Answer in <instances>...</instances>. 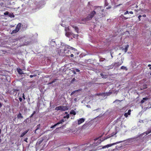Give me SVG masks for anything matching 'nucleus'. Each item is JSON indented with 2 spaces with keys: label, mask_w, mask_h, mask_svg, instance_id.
<instances>
[{
  "label": "nucleus",
  "mask_w": 151,
  "mask_h": 151,
  "mask_svg": "<svg viewBox=\"0 0 151 151\" xmlns=\"http://www.w3.org/2000/svg\"><path fill=\"white\" fill-rule=\"evenodd\" d=\"M96 14V12L94 10L92 11L86 17L85 19V20L87 21L91 19Z\"/></svg>",
  "instance_id": "obj_1"
},
{
  "label": "nucleus",
  "mask_w": 151,
  "mask_h": 151,
  "mask_svg": "<svg viewBox=\"0 0 151 151\" xmlns=\"http://www.w3.org/2000/svg\"><path fill=\"white\" fill-rule=\"evenodd\" d=\"M94 10L100 14L101 13V12H103L104 9L102 6H94Z\"/></svg>",
  "instance_id": "obj_2"
},
{
  "label": "nucleus",
  "mask_w": 151,
  "mask_h": 151,
  "mask_svg": "<svg viewBox=\"0 0 151 151\" xmlns=\"http://www.w3.org/2000/svg\"><path fill=\"white\" fill-rule=\"evenodd\" d=\"M55 110H61L62 111H65L68 109L67 106H59L55 108Z\"/></svg>",
  "instance_id": "obj_3"
},
{
  "label": "nucleus",
  "mask_w": 151,
  "mask_h": 151,
  "mask_svg": "<svg viewBox=\"0 0 151 151\" xmlns=\"http://www.w3.org/2000/svg\"><path fill=\"white\" fill-rule=\"evenodd\" d=\"M82 146H83V147L84 148V149H83V150H88L90 151L92 150L91 149V147H92L93 145V144L91 145L90 144L88 143L83 145Z\"/></svg>",
  "instance_id": "obj_4"
},
{
  "label": "nucleus",
  "mask_w": 151,
  "mask_h": 151,
  "mask_svg": "<svg viewBox=\"0 0 151 151\" xmlns=\"http://www.w3.org/2000/svg\"><path fill=\"white\" fill-rule=\"evenodd\" d=\"M122 142V141H120V142H115V143H112V144H108V145H105V146L103 147H102V148L103 149H104V148H106V147L108 148V147H109L111 146L112 145H116V144H117L120 143L121 142Z\"/></svg>",
  "instance_id": "obj_5"
},
{
  "label": "nucleus",
  "mask_w": 151,
  "mask_h": 151,
  "mask_svg": "<svg viewBox=\"0 0 151 151\" xmlns=\"http://www.w3.org/2000/svg\"><path fill=\"white\" fill-rule=\"evenodd\" d=\"M65 35L66 36L68 37L70 35H72L73 37L74 38H76V37H77L78 36V34H74L72 32H66L65 33Z\"/></svg>",
  "instance_id": "obj_6"
},
{
  "label": "nucleus",
  "mask_w": 151,
  "mask_h": 151,
  "mask_svg": "<svg viewBox=\"0 0 151 151\" xmlns=\"http://www.w3.org/2000/svg\"><path fill=\"white\" fill-rule=\"evenodd\" d=\"M123 59L122 58L121 60H119L117 62L114 63H115L116 66L118 67L121 65L123 63Z\"/></svg>",
  "instance_id": "obj_7"
},
{
  "label": "nucleus",
  "mask_w": 151,
  "mask_h": 151,
  "mask_svg": "<svg viewBox=\"0 0 151 151\" xmlns=\"http://www.w3.org/2000/svg\"><path fill=\"white\" fill-rule=\"evenodd\" d=\"M85 120V119L84 118H81L79 120H78V125H79L82 123Z\"/></svg>",
  "instance_id": "obj_8"
},
{
  "label": "nucleus",
  "mask_w": 151,
  "mask_h": 151,
  "mask_svg": "<svg viewBox=\"0 0 151 151\" xmlns=\"http://www.w3.org/2000/svg\"><path fill=\"white\" fill-rule=\"evenodd\" d=\"M148 105V106L146 107H145L143 109L144 111H145L147 109H149L151 107V103L150 102H149Z\"/></svg>",
  "instance_id": "obj_9"
},
{
  "label": "nucleus",
  "mask_w": 151,
  "mask_h": 151,
  "mask_svg": "<svg viewBox=\"0 0 151 151\" xmlns=\"http://www.w3.org/2000/svg\"><path fill=\"white\" fill-rule=\"evenodd\" d=\"M21 25L22 24L21 23H19L15 29H17L18 31H19L21 27Z\"/></svg>",
  "instance_id": "obj_10"
},
{
  "label": "nucleus",
  "mask_w": 151,
  "mask_h": 151,
  "mask_svg": "<svg viewBox=\"0 0 151 151\" xmlns=\"http://www.w3.org/2000/svg\"><path fill=\"white\" fill-rule=\"evenodd\" d=\"M114 66H116L115 63H113L111 65L108 66L107 67L109 69H112Z\"/></svg>",
  "instance_id": "obj_11"
},
{
  "label": "nucleus",
  "mask_w": 151,
  "mask_h": 151,
  "mask_svg": "<svg viewBox=\"0 0 151 151\" xmlns=\"http://www.w3.org/2000/svg\"><path fill=\"white\" fill-rule=\"evenodd\" d=\"M148 99V98L147 97L143 98L142 99L140 103L142 104L144 103L145 101H147Z\"/></svg>",
  "instance_id": "obj_12"
},
{
  "label": "nucleus",
  "mask_w": 151,
  "mask_h": 151,
  "mask_svg": "<svg viewBox=\"0 0 151 151\" xmlns=\"http://www.w3.org/2000/svg\"><path fill=\"white\" fill-rule=\"evenodd\" d=\"M72 27L74 28L75 31L78 33L79 29L77 27L75 26L74 25H72Z\"/></svg>",
  "instance_id": "obj_13"
},
{
  "label": "nucleus",
  "mask_w": 151,
  "mask_h": 151,
  "mask_svg": "<svg viewBox=\"0 0 151 151\" xmlns=\"http://www.w3.org/2000/svg\"><path fill=\"white\" fill-rule=\"evenodd\" d=\"M129 47V45H127L126 46L125 48H122V49L125 52H126L127 51Z\"/></svg>",
  "instance_id": "obj_14"
},
{
  "label": "nucleus",
  "mask_w": 151,
  "mask_h": 151,
  "mask_svg": "<svg viewBox=\"0 0 151 151\" xmlns=\"http://www.w3.org/2000/svg\"><path fill=\"white\" fill-rule=\"evenodd\" d=\"M29 130L28 129L25 131L24 132L22 133L20 136V137H23L27 132H28Z\"/></svg>",
  "instance_id": "obj_15"
},
{
  "label": "nucleus",
  "mask_w": 151,
  "mask_h": 151,
  "mask_svg": "<svg viewBox=\"0 0 151 151\" xmlns=\"http://www.w3.org/2000/svg\"><path fill=\"white\" fill-rule=\"evenodd\" d=\"M17 117L18 119L23 118V116L22 115V114L20 113H19L17 115Z\"/></svg>",
  "instance_id": "obj_16"
},
{
  "label": "nucleus",
  "mask_w": 151,
  "mask_h": 151,
  "mask_svg": "<svg viewBox=\"0 0 151 151\" xmlns=\"http://www.w3.org/2000/svg\"><path fill=\"white\" fill-rule=\"evenodd\" d=\"M64 122V119H62L60 120L59 121V122H58L57 123L58 125H59L60 124L63 123V122Z\"/></svg>",
  "instance_id": "obj_17"
},
{
  "label": "nucleus",
  "mask_w": 151,
  "mask_h": 151,
  "mask_svg": "<svg viewBox=\"0 0 151 151\" xmlns=\"http://www.w3.org/2000/svg\"><path fill=\"white\" fill-rule=\"evenodd\" d=\"M117 133V132H116L112 133L111 134H110V136L108 138L113 137Z\"/></svg>",
  "instance_id": "obj_18"
},
{
  "label": "nucleus",
  "mask_w": 151,
  "mask_h": 151,
  "mask_svg": "<svg viewBox=\"0 0 151 151\" xmlns=\"http://www.w3.org/2000/svg\"><path fill=\"white\" fill-rule=\"evenodd\" d=\"M57 80V79H55L54 80H53L52 82L48 83L47 84L48 85H50V84H52V83H54Z\"/></svg>",
  "instance_id": "obj_19"
},
{
  "label": "nucleus",
  "mask_w": 151,
  "mask_h": 151,
  "mask_svg": "<svg viewBox=\"0 0 151 151\" xmlns=\"http://www.w3.org/2000/svg\"><path fill=\"white\" fill-rule=\"evenodd\" d=\"M70 114L75 115L76 114V113L74 110H72L70 111Z\"/></svg>",
  "instance_id": "obj_20"
},
{
  "label": "nucleus",
  "mask_w": 151,
  "mask_h": 151,
  "mask_svg": "<svg viewBox=\"0 0 151 151\" xmlns=\"http://www.w3.org/2000/svg\"><path fill=\"white\" fill-rule=\"evenodd\" d=\"M18 31H18V30L17 29H14L12 31V32L11 34H13L14 33H17V32H18Z\"/></svg>",
  "instance_id": "obj_21"
},
{
  "label": "nucleus",
  "mask_w": 151,
  "mask_h": 151,
  "mask_svg": "<svg viewBox=\"0 0 151 151\" xmlns=\"http://www.w3.org/2000/svg\"><path fill=\"white\" fill-rule=\"evenodd\" d=\"M148 129L149 130H148V131H146V132H145L144 133H145V134L147 135L148 134H149V133H150L151 132V129L150 130L149 129Z\"/></svg>",
  "instance_id": "obj_22"
},
{
  "label": "nucleus",
  "mask_w": 151,
  "mask_h": 151,
  "mask_svg": "<svg viewBox=\"0 0 151 151\" xmlns=\"http://www.w3.org/2000/svg\"><path fill=\"white\" fill-rule=\"evenodd\" d=\"M121 68L122 69L124 70H127V67H125V66H121Z\"/></svg>",
  "instance_id": "obj_23"
},
{
  "label": "nucleus",
  "mask_w": 151,
  "mask_h": 151,
  "mask_svg": "<svg viewBox=\"0 0 151 151\" xmlns=\"http://www.w3.org/2000/svg\"><path fill=\"white\" fill-rule=\"evenodd\" d=\"M65 48H67V49H73V48L70 47V46L67 45V46H65Z\"/></svg>",
  "instance_id": "obj_24"
},
{
  "label": "nucleus",
  "mask_w": 151,
  "mask_h": 151,
  "mask_svg": "<svg viewBox=\"0 0 151 151\" xmlns=\"http://www.w3.org/2000/svg\"><path fill=\"white\" fill-rule=\"evenodd\" d=\"M9 16L11 17H14V15L13 13L9 14Z\"/></svg>",
  "instance_id": "obj_25"
},
{
  "label": "nucleus",
  "mask_w": 151,
  "mask_h": 151,
  "mask_svg": "<svg viewBox=\"0 0 151 151\" xmlns=\"http://www.w3.org/2000/svg\"><path fill=\"white\" fill-rule=\"evenodd\" d=\"M35 111H34L33 113L29 117L30 118H32V117L33 116L34 114H35Z\"/></svg>",
  "instance_id": "obj_26"
},
{
  "label": "nucleus",
  "mask_w": 151,
  "mask_h": 151,
  "mask_svg": "<svg viewBox=\"0 0 151 151\" xmlns=\"http://www.w3.org/2000/svg\"><path fill=\"white\" fill-rule=\"evenodd\" d=\"M9 14V12L8 11H6V12L4 13V14L5 15H8Z\"/></svg>",
  "instance_id": "obj_27"
},
{
  "label": "nucleus",
  "mask_w": 151,
  "mask_h": 151,
  "mask_svg": "<svg viewBox=\"0 0 151 151\" xmlns=\"http://www.w3.org/2000/svg\"><path fill=\"white\" fill-rule=\"evenodd\" d=\"M79 91V90H78L77 91H73V92H72L71 93V95H72L73 94H74V93H75V92H76V91Z\"/></svg>",
  "instance_id": "obj_28"
},
{
  "label": "nucleus",
  "mask_w": 151,
  "mask_h": 151,
  "mask_svg": "<svg viewBox=\"0 0 151 151\" xmlns=\"http://www.w3.org/2000/svg\"><path fill=\"white\" fill-rule=\"evenodd\" d=\"M37 76V75L36 74H34L33 75H31L30 76V78H32L33 77H35Z\"/></svg>",
  "instance_id": "obj_29"
},
{
  "label": "nucleus",
  "mask_w": 151,
  "mask_h": 151,
  "mask_svg": "<svg viewBox=\"0 0 151 151\" xmlns=\"http://www.w3.org/2000/svg\"><path fill=\"white\" fill-rule=\"evenodd\" d=\"M128 114H127V113H125L124 114V116L126 117H127L128 116Z\"/></svg>",
  "instance_id": "obj_30"
},
{
  "label": "nucleus",
  "mask_w": 151,
  "mask_h": 151,
  "mask_svg": "<svg viewBox=\"0 0 151 151\" xmlns=\"http://www.w3.org/2000/svg\"><path fill=\"white\" fill-rule=\"evenodd\" d=\"M131 110H129L128 111V112L127 113L129 115L130 114H131Z\"/></svg>",
  "instance_id": "obj_31"
},
{
  "label": "nucleus",
  "mask_w": 151,
  "mask_h": 151,
  "mask_svg": "<svg viewBox=\"0 0 151 151\" xmlns=\"http://www.w3.org/2000/svg\"><path fill=\"white\" fill-rule=\"evenodd\" d=\"M40 124H39L38 125H37V128L36 129V130H37L38 129H39V128H40Z\"/></svg>",
  "instance_id": "obj_32"
},
{
  "label": "nucleus",
  "mask_w": 151,
  "mask_h": 151,
  "mask_svg": "<svg viewBox=\"0 0 151 151\" xmlns=\"http://www.w3.org/2000/svg\"><path fill=\"white\" fill-rule=\"evenodd\" d=\"M142 17V16L141 15H139L138 17V18L139 19V21H140L141 20V19L140 18Z\"/></svg>",
  "instance_id": "obj_33"
},
{
  "label": "nucleus",
  "mask_w": 151,
  "mask_h": 151,
  "mask_svg": "<svg viewBox=\"0 0 151 151\" xmlns=\"http://www.w3.org/2000/svg\"><path fill=\"white\" fill-rule=\"evenodd\" d=\"M17 106H18L19 105V101L18 100H17Z\"/></svg>",
  "instance_id": "obj_34"
},
{
  "label": "nucleus",
  "mask_w": 151,
  "mask_h": 151,
  "mask_svg": "<svg viewBox=\"0 0 151 151\" xmlns=\"http://www.w3.org/2000/svg\"><path fill=\"white\" fill-rule=\"evenodd\" d=\"M129 14V12L127 11L126 12H125L124 13V15H126L127 14Z\"/></svg>",
  "instance_id": "obj_35"
},
{
  "label": "nucleus",
  "mask_w": 151,
  "mask_h": 151,
  "mask_svg": "<svg viewBox=\"0 0 151 151\" xmlns=\"http://www.w3.org/2000/svg\"><path fill=\"white\" fill-rule=\"evenodd\" d=\"M22 97H23V99H25V98L24 95V93L23 94Z\"/></svg>",
  "instance_id": "obj_36"
},
{
  "label": "nucleus",
  "mask_w": 151,
  "mask_h": 151,
  "mask_svg": "<svg viewBox=\"0 0 151 151\" xmlns=\"http://www.w3.org/2000/svg\"><path fill=\"white\" fill-rule=\"evenodd\" d=\"M76 70L77 72H79L80 71V70L78 69H76Z\"/></svg>",
  "instance_id": "obj_37"
},
{
  "label": "nucleus",
  "mask_w": 151,
  "mask_h": 151,
  "mask_svg": "<svg viewBox=\"0 0 151 151\" xmlns=\"http://www.w3.org/2000/svg\"><path fill=\"white\" fill-rule=\"evenodd\" d=\"M19 100L20 101H22V99L21 98V97H19Z\"/></svg>",
  "instance_id": "obj_38"
},
{
  "label": "nucleus",
  "mask_w": 151,
  "mask_h": 151,
  "mask_svg": "<svg viewBox=\"0 0 151 151\" xmlns=\"http://www.w3.org/2000/svg\"><path fill=\"white\" fill-rule=\"evenodd\" d=\"M27 139H28V138H26L24 139V141L25 142H27Z\"/></svg>",
  "instance_id": "obj_39"
},
{
  "label": "nucleus",
  "mask_w": 151,
  "mask_h": 151,
  "mask_svg": "<svg viewBox=\"0 0 151 151\" xmlns=\"http://www.w3.org/2000/svg\"><path fill=\"white\" fill-rule=\"evenodd\" d=\"M66 117L67 119H68L69 117V114L67 115L66 116Z\"/></svg>",
  "instance_id": "obj_40"
},
{
  "label": "nucleus",
  "mask_w": 151,
  "mask_h": 151,
  "mask_svg": "<svg viewBox=\"0 0 151 151\" xmlns=\"http://www.w3.org/2000/svg\"><path fill=\"white\" fill-rule=\"evenodd\" d=\"M129 13L131 14H133V12L132 11H130L129 12Z\"/></svg>",
  "instance_id": "obj_41"
},
{
  "label": "nucleus",
  "mask_w": 151,
  "mask_h": 151,
  "mask_svg": "<svg viewBox=\"0 0 151 151\" xmlns=\"http://www.w3.org/2000/svg\"><path fill=\"white\" fill-rule=\"evenodd\" d=\"M58 125V124H57V123L56 124H55L53 125V126L54 127L56 126L57 125Z\"/></svg>",
  "instance_id": "obj_42"
},
{
  "label": "nucleus",
  "mask_w": 151,
  "mask_h": 151,
  "mask_svg": "<svg viewBox=\"0 0 151 151\" xmlns=\"http://www.w3.org/2000/svg\"><path fill=\"white\" fill-rule=\"evenodd\" d=\"M58 125V124H57V123L56 124H55L53 125V126L54 127L56 126L57 125Z\"/></svg>",
  "instance_id": "obj_43"
},
{
  "label": "nucleus",
  "mask_w": 151,
  "mask_h": 151,
  "mask_svg": "<svg viewBox=\"0 0 151 151\" xmlns=\"http://www.w3.org/2000/svg\"><path fill=\"white\" fill-rule=\"evenodd\" d=\"M70 56L71 57H73L74 55L73 54H71Z\"/></svg>",
  "instance_id": "obj_44"
},
{
  "label": "nucleus",
  "mask_w": 151,
  "mask_h": 151,
  "mask_svg": "<svg viewBox=\"0 0 151 151\" xmlns=\"http://www.w3.org/2000/svg\"><path fill=\"white\" fill-rule=\"evenodd\" d=\"M142 16L143 17H146V16L145 14H144Z\"/></svg>",
  "instance_id": "obj_45"
},
{
  "label": "nucleus",
  "mask_w": 151,
  "mask_h": 151,
  "mask_svg": "<svg viewBox=\"0 0 151 151\" xmlns=\"http://www.w3.org/2000/svg\"><path fill=\"white\" fill-rule=\"evenodd\" d=\"M123 17H124V19H127L128 18L126 17H124V16H123Z\"/></svg>",
  "instance_id": "obj_46"
},
{
  "label": "nucleus",
  "mask_w": 151,
  "mask_h": 151,
  "mask_svg": "<svg viewBox=\"0 0 151 151\" xmlns=\"http://www.w3.org/2000/svg\"><path fill=\"white\" fill-rule=\"evenodd\" d=\"M100 75L101 76H104V75L102 73H101L100 74Z\"/></svg>",
  "instance_id": "obj_47"
},
{
  "label": "nucleus",
  "mask_w": 151,
  "mask_h": 151,
  "mask_svg": "<svg viewBox=\"0 0 151 151\" xmlns=\"http://www.w3.org/2000/svg\"><path fill=\"white\" fill-rule=\"evenodd\" d=\"M121 5H122V4H119V5H117V6H121Z\"/></svg>",
  "instance_id": "obj_48"
},
{
  "label": "nucleus",
  "mask_w": 151,
  "mask_h": 151,
  "mask_svg": "<svg viewBox=\"0 0 151 151\" xmlns=\"http://www.w3.org/2000/svg\"><path fill=\"white\" fill-rule=\"evenodd\" d=\"M2 106V104H1L0 102V108Z\"/></svg>",
  "instance_id": "obj_49"
},
{
  "label": "nucleus",
  "mask_w": 151,
  "mask_h": 151,
  "mask_svg": "<svg viewBox=\"0 0 151 151\" xmlns=\"http://www.w3.org/2000/svg\"><path fill=\"white\" fill-rule=\"evenodd\" d=\"M148 67H151V65H150V64H149V65H148Z\"/></svg>",
  "instance_id": "obj_50"
},
{
  "label": "nucleus",
  "mask_w": 151,
  "mask_h": 151,
  "mask_svg": "<svg viewBox=\"0 0 151 151\" xmlns=\"http://www.w3.org/2000/svg\"><path fill=\"white\" fill-rule=\"evenodd\" d=\"M73 73L74 74H76V72L75 71H73Z\"/></svg>",
  "instance_id": "obj_51"
},
{
  "label": "nucleus",
  "mask_w": 151,
  "mask_h": 151,
  "mask_svg": "<svg viewBox=\"0 0 151 151\" xmlns=\"http://www.w3.org/2000/svg\"><path fill=\"white\" fill-rule=\"evenodd\" d=\"M111 8V7H109H109H108L107 8H106V9H109L110 8Z\"/></svg>",
  "instance_id": "obj_52"
},
{
  "label": "nucleus",
  "mask_w": 151,
  "mask_h": 151,
  "mask_svg": "<svg viewBox=\"0 0 151 151\" xmlns=\"http://www.w3.org/2000/svg\"><path fill=\"white\" fill-rule=\"evenodd\" d=\"M54 127L53 125H52V126L51 127V128H53Z\"/></svg>",
  "instance_id": "obj_53"
},
{
  "label": "nucleus",
  "mask_w": 151,
  "mask_h": 151,
  "mask_svg": "<svg viewBox=\"0 0 151 151\" xmlns=\"http://www.w3.org/2000/svg\"><path fill=\"white\" fill-rule=\"evenodd\" d=\"M0 4L1 6L3 4V3H1Z\"/></svg>",
  "instance_id": "obj_54"
},
{
  "label": "nucleus",
  "mask_w": 151,
  "mask_h": 151,
  "mask_svg": "<svg viewBox=\"0 0 151 151\" xmlns=\"http://www.w3.org/2000/svg\"><path fill=\"white\" fill-rule=\"evenodd\" d=\"M138 7V6L137 5H136V8H137Z\"/></svg>",
  "instance_id": "obj_55"
},
{
  "label": "nucleus",
  "mask_w": 151,
  "mask_h": 151,
  "mask_svg": "<svg viewBox=\"0 0 151 151\" xmlns=\"http://www.w3.org/2000/svg\"><path fill=\"white\" fill-rule=\"evenodd\" d=\"M1 139H0V143H1Z\"/></svg>",
  "instance_id": "obj_56"
},
{
  "label": "nucleus",
  "mask_w": 151,
  "mask_h": 151,
  "mask_svg": "<svg viewBox=\"0 0 151 151\" xmlns=\"http://www.w3.org/2000/svg\"><path fill=\"white\" fill-rule=\"evenodd\" d=\"M149 69L150 70H151V67H150V68H149Z\"/></svg>",
  "instance_id": "obj_57"
},
{
  "label": "nucleus",
  "mask_w": 151,
  "mask_h": 151,
  "mask_svg": "<svg viewBox=\"0 0 151 151\" xmlns=\"http://www.w3.org/2000/svg\"><path fill=\"white\" fill-rule=\"evenodd\" d=\"M13 90H14V92L15 91H17V90H15V89H13Z\"/></svg>",
  "instance_id": "obj_58"
},
{
  "label": "nucleus",
  "mask_w": 151,
  "mask_h": 151,
  "mask_svg": "<svg viewBox=\"0 0 151 151\" xmlns=\"http://www.w3.org/2000/svg\"><path fill=\"white\" fill-rule=\"evenodd\" d=\"M135 11H136V12H138V11L136 10H135Z\"/></svg>",
  "instance_id": "obj_59"
},
{
  "label": "nucleus",
  "mask_w": 151,
  "mask_h": 151,
  "mask_svg": "<svg viewBox=\"0 0 151 151\" xmlns=\"http://www.w3.org/2000/svg\"><path fill=\"white\" fill-rule=\"evenodd\" d=\"M1 129H0V134L1 133Z\"/></svg>",
  "instance_id": "obj_60"
},
{
  "label": "nucleus",
  "mask_w": 151,
  "mask_h": 151,
  "mask_svg": "<svg viewBox=\"0 0 151 151\" xmlns=\"http://www.w3.org/2000/svg\"><path fill=\"white\" fill-rule=\"evenodd\" d=\"M68 150H70V148H69Z\"/></svg>",
  "instance_id": "obj_61"
},
{
  "label": "nucleus",
  "mask_w": 151,
  "mask_h": 151,
  "mask_svg": "<svg viewBox=\"0 0 151 151\" xmlns=\"http://www.w3.org/2000/svg\"><path fill=\"white\" fill-rule=\"evenodd\" d=\"M116 137V135H115V137Z\"/></svg>",
  "instance_id": "obj_62"
},
{
  "label": "nucleus",
  "mask_w": 151,
  "mask_h": 151,
  "mask_svg": "<svg viewBox=\"0 0 151 151\" xmlns=\"http://www.w3.org/2000/svg\"><path fill=\"white\" fill-rule=\"evenodd\" d=\"M42 142V141H41L40 142V143H41V142Z\"/></svg>",
  "instance_id": "obj_63"
},
{
  "label": "nucleus",
  "mask_w": 151,
  "mask_h": 151,
  "mask_svg": "<svg viewBox=\"0 0 151 151\" xmlns=\"http://www.w3.org/2000/svg\"><path fill=\"white\" fill-rule=\"evenodd\" d=\"M150 75L151 76V73H150Z\"/></svg>",
  "instance_id": "obj_64"
}]
</instances>
